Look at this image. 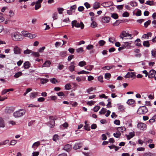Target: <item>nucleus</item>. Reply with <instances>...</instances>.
I'll use <instances>...</instances> for the list:
<instances>
[{"label": "nucleus", "instance_id": "nucleus-1", "mask_svg": "<svg viewBox=\"0 0 156 156\" xmlns=\"http://www.w3.org/2000/svg\"><path fill=\"white\" fill-rule=\"evenodd\" d=\"M11 36L12 39L14 41H21L23 39V36L18 32L12 33Z\"/></svg>", "mask_w": 156, "mask_h": 156}, {"label": "nucleus", "instance_id": "nucleus-2", "mask_svg": "<svg viewBox=\"0 0 156 156\" xmlns=\"http://www.w3.org/2000/svg\"><path fill=\"white\" fill-rule=\"evenodd\" d=\"M25 110L23 109H21L14 112L13 115L15 117L18 118L23 116L25 114Z\"/></svg>", "mask_w": 156, "mask_h": 156}, {"label": "nucleus", "instance_id": "nucleus-3", "mask_svg": "<svg viewBox=\"0 0 156 156\" xmlns=\"http://www.w3.org/2000/svg\"><path fill=\"white\" fill-rule=\"evenodd\" d=\"M71 24L73 28L74 27L77 28L80 27L81 29H83L84 27V25L82 22L79 23L77 22L76 20L73 21L71 22Z\"/></svg>", "mask_w": 156, "mask_h": 156}, {"label": "nucleus", "instance_id": "nucleus-4", "mask_svg": "<svg viewBox=\"0 0 156 156\" xmlns=\"http://www.w3.org/2000/svg\"><path fill=\"white\" fill-rule=\"evenodd\" d=\"M147 111V108L145 106L140 107L138 109L137 112L139 114H142L146 113Z\"/></svg>", "mask_w": 156, "mask_h": 156}, {"label": "nucleus", "instance_id": "nucleus-5", "mask_svg": "<svg viewBox=\"0 0 156 156\" xmlns=\"http://www.w3.org/2000/svg\"><path fill=\"white\" fill-rule=\"evenodd\" d=\"M137 127L140 130H146L147 128L146 125L143 122L138 123L137 124Z\"/></svg>", "mask_w": 156, "mask_h": 156}, {"label": "nucleus", "instance_id": "nucleus-6", "mask_svg": "<svg viewBox=\"0 0 156 156\" xmlns=\"http://www.w3.org/2000/svg\"><path fill=\"white\" fill-rule=\"evenodd\" d=\"M113 5V3L111 1L104 2L101 4V5L104 7H107L109 6Z\"/></svg>", "mask_w": 156, "mask_h": 156}, {"label": "nucleus", "instance_id": "nucleus-7", "mask_svg": "<svg viewBox=\"0 0 156 156\" xmlns=\"http://www.w3.org/2000/svg\"><path fill=\"white\" fill-rule=\"evenodd\" d=\"M14 109L15 108L13 107H7L5 110V112L6 113H10L12 112Z\"/></svg>", "mask_w": 156, "mask_h": 156}, {"label": "nucleus", "instance_id": "nucleus-8", "mask_svg": "<svg viewBox=\"0 0 156 156\" xmlns=\"http://www.w3.org/2000/svg\"><path fill=\"white\" fill-rule=\"evenodd\" d=\"M156 73V71L152 69L150 70L148 73V77L150 78H152L154 77Z\"/></svg>", "mask_w": 156, "mask_h": 156}, {"label": "nucleus", "instance_id": "nucleus-9", "mask_svg": "<svg viewBox=\"0 0 156 156\" xmlns=\"http://www.w3.org/2000/svg\"><path fill=\"white\" fill-rule=\"evenodd\" d=\"M49 119L50 121L49 122V126L51 128L53 127L55 125V122L54 119L52 116H50Z\"/></svg>", "mask_w": 156, "mask_h": 156}, {"label": "nucleus", "instance_id": "nucleus-10", "mask_svg": "<svg viewBox=\"0 0 156 156\" xmlns=\"http://www.w3.org/2000/svg\"><path fill=\"white\" fill-rule=\"evenodd\" d=\"M21 49L17 46H15L13 49V51L14 54H19L21 52Z\"/></svg>", "mask_w": 156, "mask_h": 156}, {"label": "nucleus", "instance_id": "nucleus-11", "mask_svg": "<svg viewBox=\"0 0 156 156\" xmlns=\"http://www.w3.org/2000/svg\"><path fill=\"white\" fill-rule=\"evenodd\" d=\"M110 20V17L108 16H105L102 18L101 21L104 23H108Z\"/></svg>", "mask_w": 156, "mask_h": 156}, {"label": "nucleus", "instance_id": "nucleus-12", "mask_svg": "<svg viewBox=\"0 0 156 156\" xmlns=\"http://www.w3.org/2000/svg\"><path fill=\"white\" fill-rule=\"evenodd\" d=\"M43 0H38L35 2V9L36 10L39 9L41 6V3L42 2Z\"/></svg>", "mask_w": 156, "mask_h": 156}, {"label": "nucleus", "instance_id": "nucleus-13", "mask_svg": "<svg viewBox=\"0 0 156 156\" xmlns=\"http://www.w3.org/2000/svg\"><path fill=\"white\" fill-rule=\"evenodd\" d=\"M152 35V33L151 32H148L147 34H144L141 37L142 39H147L149 37H151Z\"/></svg>", "mask_w": 156, "mask_h": 156}, {"label": "nucleus", "instance_id": "nucleus-14", "mask_svg": "<svg viewBox=\"0 0 156 156\" xmlns=\"http://www.w3.org/2000/svg\"><path fill=\"white\" fill-rule=\"evenodd\" d=\"M131 42H126L123 43V45L125 48L129 49L131 48Z\"/></svg>", "mask_w": 156, "mask_h": 156}, {"label": "nucleus", "instance_id": "nucleus-15", "mask_svg": "<svg viewBox=\"0 0 156 156\" xmlns=\"http://www.w3.org/2000/svg\"><path fill=\"white\" fill-rule=\"evenodd\" d=\"M51 64V62L49 60H47L43 64L42 67H49Z\"/></svg>", "mask_w": 156, "mask_h": 156}, {"label": "nucleus", "instance_id": "nucleus-16", "mask_svg": "<svg viewBox=\"0 0 156 156\" xmlns=\"http://www.w3.org/2000/svg\"><path fill=\"white\" fill-rule=\"evenodd\" d=\"M135 76V73L134 72H128L125 76L126 78H129L130 77H133Z\"/></svg>", "mask_w": 156, "mask_h": 156}, {"label": "nucleus", "instance_id": "nucleus-17", "mask_svg": "<svg viewBox=\"0 0 156 156\" xmlns=\"http://www.w3.org/2000/svg\"><path fill=\"white\" fill-rule=\"evenodd\" d=\"M38 92H31L30 94V97L31 99L35 98L37 96Z\"/></svg>", "mask_w": 156, "mask_h": 156}, {"label": "nucleus", "instance_id": "nucleus-18", "mask_svg": "<svg viewBox=\"0 0 156 156\" xmlns=\"http://www.w3.org/2000/svg\"><path fill=\"white\" fill-rule=\"evenodd\" d=\"M101 4L98 2H95L93 5V8L94 9H97L100 7Z\"/></svg>", "mask_w": 156, "mask_h": 156}, {"label": "nucleus", "instance_id": "nucleus-19", "mask_svg": "<svg viewBox=\"0 0 156 156\" xmlns=\"http://www.w3.org/2000/svg\"><path fill=\"white\" fill-rule=\"evenodd\" d=\"M135 135V133L134 132L129 133L128 135L126 134V136L128 140H130Z\"/></svg>", "mask_w": 156, "mask_h": 156}, {"label": "nucleus", "instance_id": "nucleus-20", "mask_svg": "<svg viewBox=\"0 0 156 156\" xmlns=\"http://www.w3.org/2000/svg\"><path fill=\"white\" fill-rule=\"evenodd\" d=\"M5 124L4 119L0 117V127L4 128L5 127Z\"/></svg>", "mask_w": 156, "mask_h": 156}, {"label": "nucleus", "instance_id": "nucleus-21", "mask_svg": "<svg viewBox=\"0 0 156 156\" xmlns=\"http://www.w3.org/2000/svg\"><path fill=\"white\" fill-rule=\"evenodd\" d=\"M74 64V62H71V65L69 66L68 68L70 71L73 72L74 70L75 67Z\"/></svg>", "mask_w": 156, "mask_h": 156}, {"label": "nucleus", "instance_id": "nucleus-22", "mask_svg": "<svg viewBox=\"0 0 156 156\" xmlns=\"http://www.w3.org/2000/svg\"><path fill=\"white\" fill-rule=\"evenodd\" d=\"M71 147H72L70 145L67 144L64 146V149L68 152L71 150Z\"/></svg>", "mask_w": 156, "mask_h": 156}, {"label": "nucleus", "instance_id": "nucleus-23", "mask_svg": "<svg viewBox=\"0 0 156 156\" xmlns=\"http://www.w3.org/2000/svg\"><path fill=\"white\" fill-rule=\"evenodd\" d=\"M58 16V14L56 12H54L52 14V17L53 20H57Z\"/></svg>", "mask_w": 156, "mask_h": 156}, {"label": "nucleus", "instance_id": "nucleus-24", "mask_svg": "<svg viewBox=\"0 0 156 156\" xmlns=\"http://www.w3.org/2000/svg\"><path fill=\"white\" fill-rule=\"evenodd\" d=\"M127 33L125 31H122L120 34L119 37L120 38L123 39V37H127Z\"/></svg>", "mask_w": 156, "mask_h": 156}, {"label": "nucleus", "instance_id": "nucleus-25", "mask_svg": "<svg viewBox=\"0 0 156 156\" xmlns=\"http://www.w3.org/2000/svg\"><path fill=\"white\" fill-rule=\"evenodd\" d=\"M135 44L138 47L140 46L141 45V41L139 38L137 39L135 41Z\"/></svg>", "mask_w": 156, "mask_h": 156}, {"label": "nucleus", "instance_id": "nucleus-26", "mask_svg": "<svg viewBox=\"0 0 156 156\" xmlns=\"http://www.w3.org/2000/svg\"><path fill=\"white\" fill-rule=\"evenodd\" d=\"M143 156H156L155 154L151 153V152L145 153L144 154Z\"/></svg>", "mask_w": 156, "mask_h": 156}, {"label": "nucleus", "instance_id": "nucleus-27", "mask_svg": "<svg viewBox=\"0 0 156 156\" xmlns=\"http://www.w3.org/2000/svg\"><path fill=\"white\" fill-rule=\"evenodd\" d=\"M117 130L118 131V132H123L126 130V129L124 127L122 126L117 128Z\"/></svg>", "mask_w": 156, "mask_h": 156}, {"label": "nucleus", "instance_id": "nucleus-28", "mask_svg": "<svg viewBox=\"0 0 156 156\" xmlns=\"http://www.w3.org/2000/svg\"><path fill=\"white\" fill-rule=\"evenodd\" d=\"M40 144V142L39 141H38L36 142H35L33 144L32 147L34 148L36 147H38Z\"/></svg>", "mask_w": 156, "mask_h": 156}, {"label": "nucleus", "instance_id": "nucleus-29", "mask_svg": "<svg viewBox=\"0 0 156 156\" xmlns=\"http://www.w3.org/2000/svg\"><path fill=\"white\" fill-rule=\"evenodd\" d=\"M23 66L24 69H28L30 67V64L28 62H26L24 63Z\"/></svg>", "mask_w": 156, "mask_h": 156}, {"label": "nucleus", "instance_id": "nucleus-30", "mask_svg": "<svg viewBox=\"0 0 156 156\" xmlns=\"http://www.w3.org/2000/svg\"><path fill=\"white\" fill-rule=\"evenodd\" d=\"M143 45L144 47H149L150 45L149 41H144L143 42Z\"/></svg>", "mask_w": 156, "mask_h": 156}, {"label": "nucleus", "instance_id": "nucleus-31", "mask_svg": "<svg viewBox=\"0 0 156 156\" xmlns=\"http://www.w3.org/2000/svg\"><path fill=\"white\" fill-rule=\"evenodd\" d=\"M22 73L21 72H19L16 73L14 76V77L16 78H18L22 75Z\"/></svg>", "mask_w": 156, "mask_h": 156}, {"label": "nucleus", "instance_id": "nucleus-32", "mask_svg": "<svg viewBox=\"0 0 156 156\" xmlns=\"http://www.w3.org/2000/svg\"><path fill=\"white\" fill-rule=\"evenodd\" d=\"M86 65V62L84 61H82L79 62L78 65L80 67H83Z\"/></svg>", "mask_w": 156, "mask_h": 156}, {"label": "nucleus", "instance_id": "nucleus-33", "mask_svg": "<svg viewBox=\"0 0 156 156\" xmlns=\"http://www.w3.org/2000/svg\"><path fill=\"white\" fill-rule=\"evenodd\" d=\"M57 10L59 14H62L64 10V9L62 7H58L57 8Z\"/></svg>", "mask_w": 156, "mask_h": 156}, {"label": "nucleus", "instance_id": "nucleus-34", "mask_svg": "<svg viewBox=\"0 0 156 156\" xmlns=\"http://www.w3.org/2000/svg\"><path fill=\"white\" fill-rule=\"evenodd\" d=\"M96 87H91L89 88L87 90V92L88 94H90V92L94 90H96Z\"/></svg>", "mask_w": 156, "mask_h": 156}, {"label": "nucleus", "instance_id": "nucleus-35", "mask_svg": "<svg viewBox=\"0 0 156 156\" xmlns=\"http://www.w3.org/2000/svg\"><path fill=\"white\" fill-rule=\"evenodd\" d=\"M40 81L42 84H44L46 83L48 81V79H47L41 78L40 79Z\"/></svg>", "mask_w": 156, "mask_h": 156}, {"label": "nucleus", "instance_id": "nucleus-36", "mask_svg": "<svg viewBox=\"0 0 156 156\" xmlns=\"http://www.w3.org/2000/svg\"><path fill=\"white\" fill-rule=\"evenodd\" d=\"M114 66H106L104 67H102V69H108L109 70V69H112L113 67H114Z\"/></svg>", "mask_w": 156, "mask_h": 156}, {"label": "nucleus", "instance_id": "nucleus-37", "mask_svg": "<svg viewBox=\"0 0 156 156\" xmlns=\"http://www.w3.org/2000/svg\"><path fill=\"white\" fill-rule=\"evenodd\" d=\"M156 118V117L155 116H154L152 117V118L150 119L148 122L151 124L152 123H153L155 122V119Z\"/></svg>", "mask_w": 156, "mask_h": 156}, {"label": "nucleus", "instance_id": "nucleus-38", "mask_svg": "<svg viewBox=\"0 0 156 156\" xmlns=\"http://www.w3.org/2000/svg\"><path fill=\"white\" fill-rule=\"evenodd\" d=\"M105 43V41L103 40H100L98 42V44L101 46H103Z\"/></svg>", "mask_w": 156, "mask_h": 156}, {"label": "nucleus", "instance_id": "nucleus-39", "mask_svg": "<svg viewBox=\"0 0 156 156\" xmlns=\"http://www.w3.org/2000/svg\"><path fill=\"white\" fill-rule=\"evenodd\" d=\"M106 112V109L105 108H103L99 112V113L100 114H104Z\"/></svg>", "mask_w": 156, "mask_h": 156}, {"label": "nucleus", "instance_id": "nucleus-40", "mask_svg": "<svg viewBox=\"0 0 156 156\" xmlns=\"http://www.w3.org/2000/svg\"><path fill=\"white\" fill-rule=\"evenodd\" d=\"M50 81L52 83L55 84L56 83L58 82L57 80L54 78H51L50 79Z\"/></svg>", "mask_w": 156, "mask_h": 156}, {"label": "nucleus", "instance_id": "nucleus-41", "mask_svg": "<svg viewBox=\"0 0 156 156\" xmlns=\"http://www.w3.org/2000/svg\"><path fill=\"white\" fill-rule=\"evenodd\" d=\"M80 144H75L73 147V148L75 150H77L80 148Z\"/></svg>", "mask_w": 156, "mask_h": 156}, {"label": "nucleus", "instance_id": "nucleus-42", "mask_svg": "<svg viewBox=\"0 0 156 156\" xmlns=\"http://www.w3.org/2000/svg\"><path fill=\"white\" fill-rule=\"evenodd\" d=\"M71 86L69 83H67L65 85V89L66 90H69L71 89Z\"/></svg>", "mask_w": 156, "mask_h": 156}, {"label": "nucleus", "instance_id": "nucleus-43", "mask_svg": "<svg viewBox=\"0 0 156 156\" xmlns=\"http://www.w3.org/2000/svg\"><path fill=\"white\" fill-rule=\"evenodd\" d=\"M27 37H28L30 38H34L36 37V35L35 34L29 33Z\"/></svg>", "mask_w": 156, "mask_h": 156}, {"label": "nucleus", "instance_id": "nucleus-44", "mask_svg": "<svg viewBox=\"0 0 156 156\" xmlns=\"http://www.w3.org/2000/svg\"><path fill=\"white\" fill-rule=\"evenodd\" d=\"M134 102V101L132 99H130L128 100L127 103L129 105H132Z\"/></svg>", "mask_w": 156, "mask_h": 156}, {"label": "nucleus", "instance_id": "nucleus-45", "mask_svg": "<svg viewBox=\"0 0 156 156\" xmlns=\"http://www.w3.org/2000/svg\"><path fill=\"white\" fill-rule=\"evenodd\" d=\"M76 51L78 53H80L83 51V48L82 47L76 49Z\"/></svg>", "mask_w": 156, "mask_h": 156}, {"label": "nucleus", "instance_id": "nucleus-46", "mask_svg": "<svg viewBox=\"0 0 156 156\" xmlns=\"http://www.w3.org/2000/svg\"><path fill=\"white\" fill-rule=\"evenodd\" d=\"M76 7H76V5H74L72 6H71L70 7V9L71 10L72 12H73V11L74 12L75 11V10L76 9Z\"/></svg>", "mask_w": 156, "mask_h": 156}, {"label": "nucleus", "instance_id": "nucleus-47", "mask_svg": "<svg viewBox=\"0 0 156 156\" xmlns=\"http://www.w3.org/2000/svg\"><path fill=\"white\" fill-rule=\"evenodd\" d=\"M32 55L35 57H38L39 56V54L37 52L32 51Z\"/></svg>", "mask_w": 156, "mask_h": 156}, {"label": "nucleus", "instance_id": "nucleus-48", "mask_svg": "<svg viewBox=\"0 0 156 156\" xmlns=\"http://www.w3.org/2000/svg\"><path fill=\"white\" fill-rule=\"evenodd\" d=\"M9 142V140H5L0 143L1 145H5Z\"/></svg>", "mask_w": 156, "mask_h": 156}, {"label": "nucleus", "instance_id": "nucleus-49", "mask_svg": "<svg viewBox=\"0 0 156 156\" xmlns=\"http://www.w3.org/2000/svg\"><path fill=\"white\" fill-rule=\"evenodd\" d=\"M121 135V133L119 132H116V133H114L113 134L114 136L116 138L119 137Z\"/></svg>", "mask_w": 156, "mask_h": 156}, {"label": "nucleus", "instance_id": "nucleus-50", "mask_svg": "<svg viewBox=\"0 0 156 156\" xmlns=\"http://www.w3.org/2000/svg\"><path fill=\"white\" fill-rule=\"evenodd\" d=\"M111 76V74L109 73H106L105 74V79L108 80Z\"/></svg>", "mask_w": 156, "mask_h": 156}, {"label": "nucleus", "instance_id": "nucleus-51", "mask_svg": "<svg viewBox=\"0 0 156 156\" xmlns=\"http://www.w3.org/2000/svg\"><path fill=\"white\" fill-rule=\"evenodd\" d=\"M66 54V51H62L60 52V55L62 57L65 56Z\"/></svg>", "mask_w": 156, "mask_h": 156}, {"label": "nucleus", "instance_id": "nucleus-52", "mask_svg": "<svg viewBox=\"0 0 156 156\" xmlns=\"http://www.w3.org/2000/svg\"><path fill=\"white\" fill-rule=\"evenodd\" d=\"M151 23V21L150 20H148L147 21L145 22L144 23V26L146 28L148 25L150 24Z\"/></svg>", "mask_w": 156, "mask_h": 156}, {"label": "nucleus", "instance_id": "nucleus-53", "mask_svg": "<svg viewBox=\"0 0 156 156\" xmlns=\"http://www.w3.org/2000/svg\"><path fill=\"white\" fill-rule=\"evenodd\" d=\"M32 51L29 49H27L24 50L23 51V53L24 54H28L31 53Z\"/></svg>", "mask_w": 156, "mask_h": 156}, {"label": "nucleus", "instance_id": "nucleus-54", "mask_svg": "<svg viewBox=\"0 0 156 156\" xmlns=\"http://www.w3.org/2000/svg\"><path fill=\"white\" fill-rule=\"evenodd\" d=\"M130 4L132 7L136 6L137 5V3L135 2H130Z\"/></svg>", "mask_w": 156, "mask_h": 156}, {"label": "nucleus", "instance_id": "nucleus-55", "mask_svg": "<svg viewBox=\"0 0 156 156\" xmlns=\"http://www.w3.org/2000/svg\"><path fill=\"white\" fill-rule=\"evenodd\" d=\"M94 46L91 44L88 45L86 47L87 49L88 50H90L92 49L93 48Z\"/></svg>", "mask_w": 156, "mask_h": 156}, {"label": "nucleus", "instance_id": "nucleus-56", "mask_svg": "<svg viewBox=\"0 0 156 156\" xmlns=\"http://www.w3.org/2000/svg\"><path fill=\"white\" fill-rule=\"evenodd\" d=\"M59 136L57 135H55L53 136V140L54 141H56L58 139Z\"/></svg>", "mask_w": 156, "mask_h": 156}, {"label": "nucleus", "instance_id": "nucleus-57", "mask_svg": "<svg viewBox=\"0 0 156 156\" xmlns=\"http://www.w3.org/2000/svg\"><path fill=\"white\" fill-rule=\"evenodd\" d=\"M111 17L114 19H116L118 18V15L117 14L113 13L112 14Z\"/></svg>", "mask_w": 156, "mask_h": 156}, {"label": "nucleus", "instance_id": "nucleus-58", "mask_svg": "<svg viewBox=\"0 0 156 156\" xmlns=\"http://www.w3.org/2000/svg\"><path fill=\"white\" fill-rule=\"evenodd\" d=\"M17 142V141L16 140H12L11 141L10 144L11 145H15Z\"/></svg>", "mask_w": 156, "mask_h": 156}, {"label": "nucleus", "instance_id": "nucleus-59", "mask_svg": "<svg viewBox=\"0 0 156 156\" xmlns=\"http://www.w3.org/2000/svg\"><path fill=\"white\" fill-rule=\"evenodd\" d=\"M118 108L121 111H123L125 109L124 106L122 105L119 106Z\"/></svg>", "mask_w": 156, "mask_h": 156}, {"label": "nucleus", "instance_id": "nucleus-60", "mask_svg": "<svg viewBox=\"0 0 156 156\" xmlns=\"http://www.w3.org/2000/svg\"><path fill=\"white\" fill-rule=\"evenodd\" d=\"M84 129L88 131H90V126L88 124L85 125L84 126Z\"/></svg>", "mask_w": 156, "mask_h": 156}, {"label": "nucleus", "instance_id": "nucleus-61", "mask_svg": "<svg viewBox=\"0 0 156 156\" xmlns=\"http://www.w3.org/2000/svg\"><path fill=\"white\" fill-rule=\"evenodd\" d=\"M32 90V89L31 88H27L26 90V91L23 94V95L25 96L28 92L31 91Z\"/></svg>", "mask_w": 156, "mask_h": 156}, {"label": "nucleus", "instance_id": "nucleus-62", "mask_svg": "<svg viewBox=\"0 0 156 156\" xmlns=\"http://www.w3.org/2000/svg\"><path fill=\"white\" fill-rule=\"evenodd\" d=\"M91 26L92 27L94 28L97 27V23L96 22L93 21L91 24Z\"/></svg>", "mask_w": 156, "mask_h": 156}, {"label": "nucleus", "instance_id": "nucleus-63", "mask_svg": "<svg viewBox=\"0 0 156 156\" xmlns=\"http://www.w3.org/2000/svg\"><path fill=\"white\" fill-rule=\"evenodd\" d=\"M100 107L99 106H97L95 107L94 108V111L95 112H97L100 108Z\"/></svg>", "mask_w": 156, "mask_h": 156}, {"label": "nucleus", "instance_id": "nucleus-64", "mask_svg": "<svg viewBox=\"0 0 156 156\" xmlns=\"http://www.w3.org/2000/svg\"><path fill=\"white\" fill-rule=\"evenodd\" d=\"M39 152L38 151L34 152L32 153L33 156H37L39 155Z\"/></svg>", "mask_w": 156, "mask_h": 156}]
</instances>
